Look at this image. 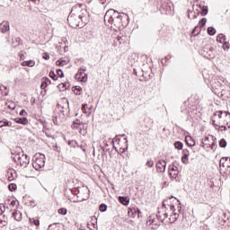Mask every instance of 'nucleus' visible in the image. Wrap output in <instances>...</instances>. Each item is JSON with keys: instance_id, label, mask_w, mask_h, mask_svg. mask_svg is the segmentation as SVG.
I'll return each instance as SVG.
<instances>
[{"instance_id": "13d9d810", "label": "nucleus", "mask_w": 230, "mask_h": 230, "mask_svg": "<svg viewBox=\"0 0 230 230\" xmlns=\"http://www.w3.org/2000/svg\"><path fill=\"white\" fill-rule=\"evenodd\" d=\"M46 87H48V84H45L44 81L41 82V84H40V89H45Z\"/></svg>"}, {"instance_id": "58836bf2", "label": "nucleus", "mask_w": 230, "mask_h": 230, "mask_svg": "<svg viewBox=\"0 0 230 230\" xmlns=\"http://www.w3.org/2000/svg\"><path fill=\"white\" fill-rule=\"evenodd\" d=\"M206 22H208V19L202 18L199 22L200 28H204V26H206Z\"/></svg>"}, {"instance_id": "5701e85b", "label": "nucleus", "mask_w": 230, "mask_h": 230, "mask_svg": "<svg viewBox=\"0 0 230 230\" xmlns=\"http://www.w3.org/2000/svg\"><path fill=\"white\" fill-rule=\"evenodd\" d=\"M216 80H217V87L222 86V84H224V77H217V79L216 77L214 80L211 81L212 85L213 84H217Z\"/></svg>"}, {"instance_id": "603ef678", "label": "nucleus", "mask_w": 230, "mask_h": 230, "mask_svg": "<svg viewBox=\"0 0 230 230\" xmlns=\"http://www.w3.org/2000/svg\"><path fill=\"white\" fill-rule=\"evenodd\" d=\"M146 165H147L148 168H152V166H154V161L148 160V161L146 162Z\"/></svg>"}, {"instance_id": "f257e3e1", "label": "nucleus", "mask_w": 230, "mask_h": 230, "mask_svg": "<svg viewBox=\"0 0 230 230\" xmlns=\"http://www.w3.org/2000/svg\"><path fill=\"white\" fill-rule=\"evenodd\" d=\"M212 125H214V127H220V125H226V127L230 128L229 111H216L212 119Z\"/></svg>"}, {"instance_id": "423d86ee", "label": "nucleus", "mask_w": 230, "mask_h": 230, "mask_svg": "<svg viewBox=\"0 0 230 230\" xmlns=\"http://www.w3.org/2000/svg\"><path fill=\"white\" fill-rule=\"evenodd\" d=\"M45 159L46 156H44V155H40V156L35 155L33 157L34 162L32 163V166L37 170V172H39L40 168H44V166H46Z\"/></svg>"}, {"instance_id": "aec40b11", "label": "nucleus", "mask_w": 230, "mask_h": 230, "mask_svg": "<svg viewBox=\"0 0 230 230\" xmlns=\"http://www.w3.org/2000/svg\"><path fill=\"white\" fill-rule=\"evenodd\" d=\"M15 123H20L21 125H28V119L27 118H15Z\"/></svg>"}, {"instance_id": "0e129e2a", "label": "nucleus", "mask_w": 230, "mask_h": 230, "mask_svg": "<svg viewBox=\"0 0 230 230\" xmlns=\"http://www.w3.org/2000/svg\"><path fill=\"white\" fill-rule=\"evenodd\" d=\"M40 123L43 125V128H46V120H40Z\"/></svg>"}, {"instance_id": "1a4fd4ad", "label": "nucleus", "mask_w": 230, "mask_h": 230, "mask_svg": "<svg viewBox=\"0 0 230 230\" xmlns=\"http://www.w3.org/2000/svg\"><path fill=\"white\" fill-rule=\"evenodd\" d=\"M160 10L168 15V13L172 12V5H170V2H168V0H163Z\"/></svg>"}, {"instance_id": "7ed1b4c3", "label": "nucleus", "mask_w": 230, "mask_h": 230, "mask_svg": "<svg viewBox=\"0 0 230 230\" xmlns=\"http://www.w3.org/2000/svg\"><path fill=\"white\" fill-rule=\"evenodd\" d=\"M116 13H118V11L114 9H110L106 12L104 15V22L106 26H111V24H113V26H119V22L118 20H115Z\"/></svg>"}, {"instance_id": "473e14b6", "label": "nucleus", "mask_w": 230, "mask_h": 230, "mask_svg": "<svg viewBox=\"0 0 230 230\" xmlns=\"http://www.w3.org/2000/svg\"><path fill=\"white\" fill-rule=\"evenodd\" d=\"M99 211H101V213H105V211H107V205L102 203L99 207Z\"/></svg>"}, {"instance_id": "c9c22d12", "label": "nucleus", "mask_w": 230, "mask_h": 230, "mask_svg": "<svg viewBox=\"0 0 230 230\" xmlns=\"http://www.w3.org/2000/svg\"><path fill=\"white\" fill-rule=\"evenodd\" d=\"M219 146L221 148H226L227 146V142L226 141V139L222 138L220 141H219Z\"/></svg>"}, {"instance_id": "20e7f679", "label": "nucleus", "mask_w": 230, "mask_h": 230, "mask_svg": "<svg viewBox=\"0 0 230 230\" xmlns=\"http://www.w3.org/2000/svg\"><path fill=\"white\" fill-rule=\"evenodd\" d=\"M14 163H18L20 166H23V168H26L30 164V156L28 155H24L23 152L22 154H17L14 156H12Z\"/></svg>"}, {"instance_id": "dca6fc26", "label": "nucleus", "mask_w": 230, "mask_h": 230, "mask_svg": "<svg viewBox=\"0 0 230 230\" xmlns=\"http://www.w3.org/2000/svg\"><path fill=\"white\" fill-rule=\"evenodd\" d=\"M119 202H120V204H122L123 206H128V204H130V198L125 197V196H119Z\"/></svg>"}, {"instance_id": "79ce46f5", "label": "nucleus", "mask_w": 230, "mask_h": 230, "mask_svg": "<svg viewBox=\"0 0 230 230\" xmlns=\"http://www.w3.org/2000/svg\"><path fill=\"white\" fill-rule=\"evenodd\" d=\"M82 125V121H80V119H76L74 122H73V127H75V128H78V126Z\"/></svg>"}, {"instance_id": "6e6d98bb", "label": "nucleus", "mask_w": 230, "mask_h": 230, "mask_svg": "<svg viewBox=\"0 0 230 230\" xmlns=\"http://www.w3.org/2000/svg\"><path fill=\"white\" fill-rule=\"evenodd\" d=\"M227 124H220V126H217L218 128H223V130H227V127H226Z\"/></svg>"}, {"instance_id": "ddd939ff", "label": "nucleus", "mask_w": 230, "mask_h": 230, "mask_svg": "<svg viewBox=\"0 0 230 230\" xmlns=\"http://www.w3.org/2000/svg\"><path fill=\"white\" fill-rule=\"evenodd\" d=\"M182 156H181V163H183V164H188V163H190L189 157H190V150L188 149H183L182 152Z\"/></svg>"}, {"instance_id": "37998d69", "label": "nucleus", "mask_w": 230, "mask_h": 230, "mask_svg": "<svg viewBox=\"0 0 230 230\" xmlns=\"http://www.w3.org/2000/svg\"><path fill=\"white\" fill-rule=\"evenodd\" d=\"M208 6H203V7H202V10H201V15H202V17L206 16V14L208 13Z\"/></svg>"}, {"instance_id": "e2e57ef3", "label": "nucleus", "mask_w": 230, "mask_h": 230, "mask_svg": "<svg viewBox=\"0 0 230 230\" xmlns=\"http://www.w3.org/2000/svg\"><path fill=\"white\" fill-rule=\"evenodd\" d=\"M22 66L24 67V66H28V61H23L22 63Z\"/></svg>"}, {"instance_id": "72a5a7b5", "label": "nucleus", "mask_w": 230, "mask_h": 230, "mask_svg": "<svg viewBox=\"0 0 230 230\" xmlns=\"http://www.w3.org/2000/svg\"><path fill=\"white\" fill-rule=\"evenodd\" d=\"M8 209V207L6 205L0 203V215H3Z\"/></svg>"}, {"instance_id": "2f4dec72", "label": "nucleus", "mask_w": 230, "mask_h": 230, "mask_svg": "<svg viewBox=\"0 0 230 230\" xmlns=\"http://www.w3.org/2000/svg\"><path fill=\"white\" fill-rule=\"evenodd\" d=\"M207 31L210 36H213L215 33H217V30L213 27H208Z\"/></svg>"}, {"instance_id": "4468645a", "label": "nucleus", "mask_w": 230, "mask_h": 230, "mask_svg": "<svg viewBox=\"0 0 230 230\" xmlns=\"http://www.w3.org/2000/svg\"><path fill=\"white\" fill-rule=\"evenodd\" d=\"M169 215H170V217L166 219L167 223L171 222V224H173V222H176L177 218H179V213L175 212V208H174V211H171Z\"/></svg>"}, {"instance_id": "49530a36", "label": "nucleus", "mask_w": 230, "mask_h": 230, "mask_svg": "<svg viewBox=\"0 0 230 230\" xmlns=\"http://www.w3.org/2000/svg\"><path fill=\"white\" fill-rule=\"evenodd\" d=\"M223 49L225 51H227V49H229V42H227V41L223 42Z\"/></svg>"}, {"instance_id": "cd10ccee", "label": "nucleus", "mask_w": 230, "mask_h": 230, "mask_svg": "<svg viewBox=\"0 0 230 230\" xmlns=\"http://www.w3.org/2000/svg\"><path fill=\"white\" fill-rule=\"evenodd\" d=\"M119 13H116V16H115V21H117V22H119V26L121 25V22H123V16L118 14Z\"/></svg>"}, {"instance_id": "393cba45", "label": "nucleus", "mask_w": 230, "mask_h": 230, "mask_svg": "<svg viewBox=\"0 0 230 230\" xmlns=\"http://www.w3.org/2000/svg\"><path fill=\"white\" fill-rule=\"evenodd\" d=\"M183 147H184V144H182V142L176 141L174 143V148H176V150H182Z\"/></svg>"}, {"instance_id": "a18cd8bd", "label": "nucleus", "mask_w": 230, "mask_h": 230, "mask_svg": "<svg viewBox=\"0 0 230 230\" xmlns=\"http://www.w3.org/2000/svg\"><path fill=\"white\" fill-rule=\"evenodd\" d=\"M48 230H58L57 228V223L51 224L49 226Z\"/></svg>"}, {"instance_id": "4be33fe9", "label": "nucleus", "mask_w": 230, "mask_h": 230, "mask_svg": "<svg viewBox=\"0 0 230 230\" xmlns=\"http://www.w3.org/2000/svg\"><path fill=\"white\" fill-rule=\"evenodd\" d=\"M15 204H17V202L15 201V199H8L5 202H4V206H12V208H15Z\"/></svg>"}, {"instance_id": "6ab92c4d", "label": "nucleus", "mask_w": 230, "mask_h": 230, "mask_svg": "<svg viewBox=\"0 0 230 230\" xmlns=\"http://www.w3.org/2000/svg\"><path fill=\"white\" fill-rule=\"evenodd\" d=\"M203 57L206 58H213V50L211 49H207L203 50Z\"/></svg>"}, {"instance_id": "f3484780", "label": "nucleus", "mask_w": 230, "mask_h": 230, "mask_svg": "<svg viewBox=\"0 0 230 230\" xmlns=\"http://www.w3.org/2000/svg\"><path fill=\"white\" fill-rule=\"evenodd\" d=\"M130 213L132 215H137V217H139V215H141V210H139V208H136V207H131L128 208V214L130 215Z\"/></svg>"}, {"instance_id": "9b49d317", "label": "nucleus", "mask_w": 230, "mask_h": 230, "mask_svg": "<svg viewBox=\"0 0 230 230\" xmlns=\"http://www.w3.org/2000/svg\"><path fill=\"white\" fill-rule=\"evenodd\" d=\"M156 170L158 173H164L166 172V161L159 160L156 163Z\"/></svg>"}, {"instance_id": "4c0bfd02", "label": "nucleus", "mask_w": 230, "mask_h": 230, "mask_svg": "<svg viewBox=\"0 0 230 230\" xmlns=\"http://www.w3.org/2000/svg\"><path fill=\"white\" fill-rule=\"evenodd\" d=\"M8 189L10 191H15L17 190V185L15 183H11L8 185Z\"/></svg>"}, {"instance_id": "09e8293b", "label": "nucleus", "mask_w": 230, "mask_h": 230, "mask_svg": "<svg viewBox=\"0 0 230 230\" xmlns=\"http://www.w3.org/2000/svg\"><path fill=\"white\" fill-rule=\"evenodd\" d=\"M121 141V138H119V136H116L113 139H112V143H118V145H119V142Z\"/></svg>"}, {"instance_id": "39448f33", "label": "nucleus", "mask_w": 230, "mask_h": 230, "mask_svg": "<svg viewBox=\"0 0 230 230\" xmlns=\"http://www.w3.org/2000/svg\"><path fill=\"white\" fill-rule=\"evenodd\" d=\"M82 21H84L82 15L72 13L67 17V22L71 28H79Z\"/></svg>"}, {"instance_id": "774afa93", "label": "nucleus", "mask_w": 230, "mask_h": 230, "mask_svg": "<svg viewBox=\"0 0 230 230\" xmlns=\"http://www.w3.org/2000/svg\"><path fill=\"white\" fill-rule=\"evenodd\" d=\"M170 58H172V56H166L165 57V62H166V60H170Z\"/></svg>"}, {"instance_id": "a19ab883", "label": "nucleus", "mask_w": 230, "mask_h": 230, "mask_svg": "<svg viewBox=\"0 0 230 230\" xmlns=\"http://www.w3.org/2000/svg\"><path fill=\"white\" fill-rule=\"evenodd\" d=\"M49 76H50V77L52 78V80H54V81L58 80V76H57V75L55 74L54 71H50Z\"/></svg>"}, {"instance_id": "b1692460", "label": "nucleus", "mask_w": 230, "mask_h": 230, "mask_svg": "<svg viewBox=\"0 0 230 230\" xmlns=\"http://www.w3.org/2000/svg\"><path fill=\"white\" fill-rule=\"evenodd\" d=\"M226 35L224 34H219L217 37V41L219 42L220 44H223V42H226Z\"/></svg>"}, {"instance_id": "a211bd4d", "label": "nucleus", "mask_w": 230, "mask_h": 230, "mask_svg": "<svg viewBox=\"0 0 230 230\" xmlns=\"http://www.w3.org/2000/svg\"><path fill=\"white\" fill-rule=\"evenodd\" d=\"M185 143H186V145H188V146H195V145H196L195 139L190 136H187L185 137Z\"/></svg>"}, {"instance_id": "052dcab7", "label": "nucleus", "mask_w": 230, "mask_h": 230, "mask_svg": "<svg viewBox=\"0 0 230 230\" xmlns=\"http://www.w3.org/2000/svg\"><path fill=\"white\" fill-rule=\"evenodd\" d=\"M43 58H44L45 60H49V54L44 53Z\"/></svg>"}, {"instance_id": "bf43d9fd", "label": "nucleus", "mask_w": 230, "mask_h": 230, "mask_svg": "<svg viewBox=\"0 0 230 230\" xmlns=\"http://www.w3.org/2000/svg\"><path fill=\"white\" fill-rule=\"evenodd\" d=\"M4 226H6V221L0 219V227H4Z\"/></svg>"}, {"instance_id": "de8ad7c7", "label": "nucleus", "mask_w": 230, "mask_h": 230, "mask_svg": "<svg viewBox=\"0 0 230 230\" xmlns=\"http://www.w3.org/2000/svg\"><path fill=\"white\" fill-rule=\"evenodd\" d=\"M27 66H28V67H33V66H35V61H33V60H28V61H27Z\"/></svg>"}, {"instance_id": "5fc2aeb1", "label": "nucleus", "mask_w": 230, "mask_h": 230, "mask_svg": "<svg viewBox=\"0 0 230 230\" xmlns=\"http://www.w3.org/2000/svg\"><path fill=\"white\" fill-rule=\"evenodd\" d=\"M58 75L59 78H64V72L62 71V69H58Z\"/></svg>"}, {"instance_id": "c756f323", "label": "nucleus", "mask_w": 230, "mask_h": 230, "mask_svg": "<svg viewBox=\"0 0 230 230\" xmlns=\"http://www.w3.org/2000/svg\"><path fill=\"white\" fill-rule=\"evenodd\" d=\"M17 154H22V149L21 147H16L15 150L12 151V155H13V157H15Z\"/></svg>"}, {"instance_id": "f8f14e48", "label": "nucleus", "mask_w": 230, "mask_h": 230, "mask_svg": "<svg viewBox=\"0 0 230 230\" xmlns=\"http://www.w3.org/2000/svg\"><path fill=\"white\" fill-rule=\"evenodd\" d=\"M0 31L2 33H6L10 31V22L7 21H4L0 23Z\"/></svg>"}, {"instance_id": "ea45409f", "label": "nucleus", "mask_w": 230, "mask_h": 230, "mask_svg": "<svg viewBox=\"0 0 230 230\" xmlns=\"http://www.w3.org/2000/svg\"><path fill=\"white\" fill-rule=\"evenodd\" d=\"M80 10H82V4H77V5L73 6L72 13L73 12H78Z\"/></svg>"}, {"instance_id": "0eeeda50", "label": "nucleus", "mask_w": 230, "mask_h": 230, "mask_svg": "<svg viewBox=\"0 0 230 230\" xmlns=\"http://www.w3.org/2000/svg\"><path fill=\"white\" fill-rule=\"evenodd\" d=\"M87 68H81L78 70V73L75 75V80L79 82H87V74H85Z\"/></svg>"}, {"instance_id": "338daca9", "label": "nucleus", "mask_w": 230, "mask_h": 230, "mask_svg": "<svg viewBox=\"0 0 230 230\" xmlns=\"http://www.w3.org/2000/svg\"><path fill=\"white\" fill-rule=\"evenodd\" d=\"M80 148H82L83 149V152H85V146H80Z\"/></svg>"}, {"instance_id": "2eb2a0df", "label": "nucleus", "mask_w": 230, "mask_h": 230, "mask_svg": "<svg viewBox=\"0 0 230 230\" xmlns=\"http://www.w3.org/2000/svg\"><path fill=\"white\" fill-rule=\"evenodd\" d=\"M12 217L16 220V222H21V220H22V213H21L19 210L13 212Z\"/></svg>"}, {"instance_id": "c85d7f7f", "label": "nucleus", "mask_w": 230, "mask_h": 230, "mask_svg": "<svg viewBox=\"0 0 230 230\" xmlns=\"http://www.w3.org/2000/svg\"><path fill=\"white\" fill-rule=\"evenodd\" d=\"M199 33H200V27L196 26V27L193 29V31H192V32H191V35H192L193 37H197V35H199Z\"/></svg>"}, {"instance_id": "f03ea898", "label": "nucleus", "mask_w": 230, "mask_h": 230, "mask_svg": "<svg viewBox=\"0 0 230 230\" xmlns=\"http://www.w3.org/2000/svg\"><path fill=\"white\" fill-rule=\"evenodd\" d=\"M171 211H175V206L169 204L168 199H164L163 202V207L158 208V213L156 215L157 220L163 223H167L168 216L170 215Z\"/></svg>"}, {"instance_id": "7c9ffc66", "label": "nucleus", "mask_w": 230, "mask_h": 230, "mask_svg": "<svg viewBox=\"0 0 230 230\" xmlns=\"http://www.w3.org/2000/svg\"><path fill=\"white\" fill-rule=\"evenodd\" d=\"M13 173H15V171L13 170H9L7 172L8 181H13Z\"/></svg>"}, {"instance_id": "412c9836", "label": "nucleus", "mask_w": 230, "mask_h": 230, "mask_svg": "<svg viewBox=\"0 0 230 230\" xmlns=\"http://www.w3.org/2000/svg\"><path fill=\"white\" fill-rule=\"evenodd\" d=\"M69 64V59H58L57 62H56V65L57 66H59L61 67H64V66H67Z\"/></svg>"}, {"instance_id": "3c124183", "label": "nucleus", "mask_w": 230, "mask_h": 230, "mask_svg": "<svg viewBox=\"0 0 230 230\" xmlns=\"http://www.w3.org/2000/svg\"><path fill=\"white\" fill-rule=\"evenodd\" d=\"M43 132L47 136V137H53V136L49 134V129H43Z\"/></svg>"}, {"instance_id": "69168bd1", "label": "nucleus", "mask_w": 230, "mask_h": 230, "mask_svg": "<svg viewBox=\"0 0 230 230\" xmlns=\"http://www.w3.org/2000/svg\"><path fill=\"white\" fill-rule=\"evenodd\" d=\"M26 113V111L25 110H22L21 112H20V116H22V114H25Z\"/></svg>"}, {"instance_id": "6e6552de", "label": "nucleus", "mask_w": 230, "mask_h": 230, "mask_svg": "<svg viewBox=\"0 0 230 230\" xmlns=\"http://www.w3.org/2000/svg\"><path fill=\"white\" fill-rule=\"evenodd\" d=\"M58 109L61 114L57 115L56 113L55 116L53 117L52 121L54 125H58L61 121L60 118H64V107L58 104Z\"/></svg>"}, {"instance_id": "9d476101", "label": "nucleus", "mask_w": 230, "mask_h": 230, "mask_svg": "<svg viewBox=\"0 0 230 230\" xmlns=\"http://www.w3.org/2000/svg\"><path fill=\"white\" fill-rule=\"evenodd\" d=\"M179 175V168L175 165H170L169 166V176L173 181V179H177V176Z\"/></svg>"}, {"instance_id": "bb28decb", "label": "nucleus", "mask_w": 230, "mask_h": 230, "mask_svg": "<svg viewBox=\"0 0 230 230\" xmlns=\"http://www.w3.org/2000/svg\"><path fill=\"white\" fill-rule=\"evenodd\" d=\"M72 91L74 92L75 94H76L77 96H80V93L82 91V87H80V86H73L72 87Z\"/></svg>"}, {"instance_id": "8fccbe9b", "label": "nucleus", "mask_w": 230, "mask_h": 230, "mask_svg": "<svg viewBox=\"0 0 230 230\" xmlns=\"http://www.w3.org/2000/svg\"><path fill=\"white\" fill-rule=\"evenodd\" d=\"M123 141L125 143L126 147L122 148V152H125V149L128 147V140L127 139V137H124Z\"/></svg>"}, {"instance_id": "680f3d73", "label": "nucleus", "mask_w": 230, "mask_h": 230, "mask_svg": "<svg viewBox=\"0 0 230 230\" xmlns=\"http://www.w3.org/2000/svg\"><path fill=\"white\" fill-rule=\"evenodd\" d=\"M85 107H87V104H83V105H82V111H84V112L85 114H87V111H85Z\"/></svg>"}, {"instance_id": "c03bdc74", "label": "nucleus", "mask_w": 230, "mask_h": 230, "mask_svg": "<svg viewBox=\"0 0 230 230\" xmlns=\"http://www.w3.org/2000/svg\"><path fill=\"white\" fill-rule=\"evenodd\" d=\"M58 213L59 215H67V209H66V208H59V209L58 210Z\"/></svg>"}, {"instance_id": "4d7b16f0", "label": "nucleus", "mask_w": 230, "mask_h": 230, "mask_svg": "<svg viewBox=\"0 0 230 230\" xmlns=\"http://www.w3.org/2000/svg\"><path fill=\"white\" fill-rule=\"evenodd\" d=\"M68 145H70L71 146H75L76 145V141L75 140H70V141H68Z\"/></svg>"}, {"instance_id": "f704fd0d", "label": "nucleus", "mask_w": 230, "mask_h": 230, "mask_svg": "<svg viewBox=\"0 0 230 230\" xmlns=\"http://www.w3.org/2000/svg\"><path fill=\"white\" fill-rule=\"evenodd\" d=\"M30 222L34 226H40V221L39 219L30 218Z\"/></svg>"}, {"instance_id": "a878e982", "label": "nucleus", "mask_w": 230, "mask_h": 230, "mask_svg": "<svg viewBox=\"0 0 230 230\" xmlns=\"http://www.w3.org/2000/svg\"><path fill=\"white\" fill-rule=\"evenodd\" d=\"M3 127H12V122L8 120H2L0 121V128H3Z\"/></svg>"}, {"instance_id": "864d4df0", "label": "nucleus", "mask_w": 230, "mask_h": 230, "mask_svg": "<svg viewBox=\"0 0 230 230\" xmlns=\"http://www.w3.org/2000/svg\"><path fill=\"white\" fill-rule=\"evenodd\" d=\"M43 82H45V84L47 85H50L51 84V80H49V78H48V77H44L43 78Z\"/></svg>"}, {"instance_id": "e433bc0d", "label": "nucleus", "mask_w": 230, "mask_h": 230, "mask_svg": "<svg viewBox=\"0 0 230 230\" xmlns=\"http://www.w3.org/2000/svg\"><path fill=\"white\" fill-rule=\"evenodd\" d=\"M202 145H206L207 147L211 146V144L209 143V137H206L204 140H202Z\"/></svg>"}]
</instances>
